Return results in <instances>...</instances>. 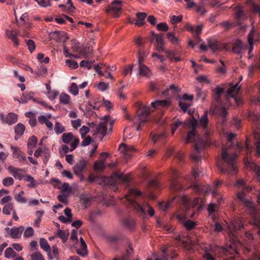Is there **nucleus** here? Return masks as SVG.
Wrapping results in <instances>:
<instances>
[{
    "mask_svg": "<svg viewBox=\"0 0 260 260\" xmlns=\"http://www.w3.org/2000/svg\"><path fill=\"white\" fill-rule=\"evenodd\" d=\"M6 34L9 39H11L15 46H17L19 45V42L17 39V36L19 34V31L18 30H10L7 29L6 31Z\"/></svg>",
    "mask_w": 260,
    "mask_h": 260,
    "instance_id": "18",
    "label": "nucleus"
},
{
    "mask_svg": "<svg viewBox=\"0 0 260 260\" xmlns=\"http://www.w3.org/2000/svg\"><path fill=\"white\" fill-rule=\"evenodd\" d=\"M125 197L129 206L133 208L139 216H145L146 212L150 216H153L154 214V210L149 205L146 204L142 206L134 199L130 198L128 195H126Z\"/></svg>",
    "mask_w": 260,
    "mask_h": 260,
    "instance_id": "4",
    "label": "nucleus"
},
{
    "mask_svg": "<svg viewBox=\"0 0 260 260\" xmlns=\"http://www.w3.org/2000/svg\"><path fill=\"white\" fill-rule=\"evenodd\" d=\"M81 138L83 139L86 134L89 132V128L85 125L82 126L79 129Z\"/></svg>",
    "mask_w": 260,
    "mask_h": 260,
    "instance_id": "59",
    "label": "nucleus"
},
{
    "mask_svg": "<svg viewBox=\"0 0 260 260\" xmlns=\"http://www.w3.org/2000/svg\"><path fill=\"white\" fill-rule=\"evenodd\" d=\"M70 92L74 95H77L79 93V90L77 85L75 83H72L70 88Z\"/></svg>",
    "mask_w": 260,
    "mask_h": 260,
    "instance_id": "57",
    "label": "nucleus"
},
{
    "mask_svg": "<svg viewBox=\"0 0 260 260\" xmlns=\"http://www.w3.org/2000/svg\"><path fill=\"white\" fill-rule=\"evenodd\" d=\"M126 238L124 235L121 233L110 236L108 237V240L112 243H118L125 241Z\"/></svg>",
    "mask_w": 260,
    "mask_h": 260,
    "instance_id": "19",
    "label": "nucleus"
},
{
    "mask_svg": "<svg viewBox=\"0 0 260 260\" xmlns=\"http://www.w3.org/2000/svg\"><path fill=\"white\" fill-rule=\"evenodd\" d=\"M139 74L143 76H148L149 72L150 70L149 68L146 67L145 65L143 64H139Z\"/></svg>",
    "mask_w": 260,
    "mask_h": 260,
    "instance_id": "36",
    "label": "nucleus"
},
{
    "mask_svg": "<svg viewBox=\"0 0 260 260\" xmlns=\"http://www.w3.org/2000/svg\"><path fill=\"white\" fill-rule=\"evenodd\" d=\"M74 138L71 133H64L62 135V141L65 144H69Z\"/></svg>",
    "mask_w": 260,
    "mask_h": 260,
    "instance_id": "39",
    "label": "nucleus"
},
{
    "mask_svg": "<svg viewBox=\"0 0 260 260\" xmlns=\"http://www.w3.org/2000/svg\"><path fill=\"white\" fill-rule=\"evenodd\" d=\"M235 14L236 17L238 20H240V19L244 18L245 15V13L243 10V8L241 6H238L235 8Z\"/></svg>",
    "mask_w": 260,
    "mask_h": 260,
    "instance_id": "34",
    "label": "nucleus"
},
{
    "mask_svg": "<svg viewBox=\"0 0 260 260\" xmlns=\"http://www.w3.org/2000/svg\"><path fill=\"white\" fill-rule=\"evenodd\" d=\"M57 235L61 238L62 242L64 243L68 240L69 234L67 233L64 231L59 230L57 232Z\"/></svg>",
    "mask_w": 260,
    "mask_h": 260,
    "instance_id": "46",
    "label": "nucleus"
},
{
    "mask_svg": "<svg viewBox=\"0 0 260 260\" xmlns=\"http://www.w3.org/2000/svg\"><path fill=\"white\" fill-rule=\"evenodd\" d=\"M67 65L71 69H76L78 67V63L77 61L75 60H72L70 59H67L66 61Z\"/></svg>",
    "mask_w": 260,
    "mask_h": 260,
    "instance_id": "51",
    "label": "nucleus"
},
{
    "mask_svg": "<svg viewBox=\"0 0 260 260\" xmlns=\"http://www.w3.org/2000/svg\"><path fill=\"white\" fill-rule=\"evenodd\" d=\"M54 34H56L57 37H58V40L59 41H65L68 39V37L67 36V34L63 32H60L58 31H55L54 32Z\"/></svg>",
    "mask_w": 260,
    "mask_h": 260,
    "instance_id": "56",
    "label": "nucleus"
},
{
    "mask_svg": "<svg viewBox=\"0 0 260 260\" xmlns=\"http://www.w3.org/2000/svg\"><path fill=\"white\" fill-rule=\"evenodd\" d=\"M154 260H168V255L167 253V250L164 249L162 250L160 256L157 255L154 258Z\"/></svg>",
    "mask_w": 260,
    "mask_h": 260,
    "instance_id": "49",
    "label": "nucleus"
},
{
    "mask_svg": "<svg viewBox=\"0 0 260 260\" xmlns=\"http://www.w3.org/2000/svg\"><path fill=\"white\" fill-rule=\"evenodd\" d=\"M54 131L57 134H59L63 133L65 131V128L58 122H56L54 125Z\"/></svg>",
    "mask_w": 260,
    "mask_h": 260,
    "instance_id": "50",
    "label": "nucleus"
},
{
    "mask_svg": "<svg viewBox=\"0 0 260 260\" xmlns=\"http://www.w3.org/2000/svg\"><path fill=\"white\" fill-rule=\"evenodd\" d=\"M212 115L221 117L224 121L226 120L228 114L226 109L224 107H218L217 105L215 106L213 109L210 111Z\"/></svg>",
    "mask_w": 260,
    "mask_h": 260,
    "instance_id": "11",
    "label": "nucleus"
},
{
    "mask_svg": "<svg viewBox=\"0 0 260 260\" xmlns=\"http://www.w3.org/2000/svg\"><path fill=\"white\" fill-rule=\"evenodd\" d=\"M213 99L216 103L214 105L219 104L220 103V96L222 93L223 92V89L220 87L219 86L216 87L213 90Z\"/></svg>",
    "mask_w": 260,
    "mask_h": 260,
    "instance_id": "22",
    "label": "nucleus"
},
{
    "mask_svg": "<svg viewBox=\"0 0 260 260\" xmlns=\"http://www.w3.org/2000/svg\"><path fill=\"white\" fill-rule=\"evenodd\" d=\"M137 22L136 24L138 26H142L145 24V19L147 16V14L144 12H138L136 14Z\"/></svg>",
    "mask_w": 260,
    "mask_h": 260,
    "instance_id": "30",
    "label": "nucleus"
},
{
    "mask_svg": "<svg viewBox=\"0 0 260 260\" xmlns=\"http://www.w3.org/2000/svg\"><path fill=\"white\" fill-rule=\"evenodd\" d=\"M196 96L198 99H202L203 101L204 100L206 96V92L205 91H202V89L199 87H197L196 89Z\"/></svg>",
    "mask_w": 260,
    "mask_h": 260,
    "instance_id": "45",
    "label": "nucleus"
},
{
    "mask_svg": "<svg viewBox=\"0 0 260 260\" xmlns=\"http://www.w3.org/2000/svg\"><path fill=\"white\" fill-rule=\"evenodd\" d=\"M169 173L172 178L171 179V190L174 191H177L184 189L183 186L177 180V178L179 175L177 171L175 169H171Z\"/></svg>",
    "mask_w": 260,
    "mask_h": 260,
    "instance_id": "5",
    "label": "nucleus"
},
{
    "mask_svg": "<svg viewBox=\"0 0 260 260\" xmlns=\"http://www.w3.org/2000/svg\"><path fill=\"white\" fill-rule=\"evenodd\" d=\"M38 4L41 7L46 8L50 6V0H35Z\"/></svg>",
    "mask_w": 260,
    "mask_h": 260,
    "instance_id": "55",
    "label": "nucleus"
},
{
    "mask_svg": "<svg viewBox=\"0 0 260 260\" xmlns=\"http://www.w3.org/2000/svg\"><path fill=\"white\" fill-rule=\"evenodd\" d=\"M253 137L254 138V145L256 155L260 156V134L255 133L253 134Z\"/></svg>",
    "mask_w": 260,
    "mask_h": 260,
    "instance_id": "28",
    "label": "nucleus"
},
{
    "mask_svg": "<svg viewBox=\"0 0 260 260\" xmlns=\"http://www.w3.org/2000/svg\"><path fill=\"white\" fill-rule=\"evenodd\" d=\"M179 91L178 87L172 84L170 86L169 88L166 89L162 93L166 96H173L178 93Z\"/></svg>",
    "mask_w": 260,
    "mask_h": 260,
    "instance_id": "24",
    "label": "nucleus"
},
{
    "mask_svg": "<svg viewBox=\"0 0 260 260\" xmlns=\"http://www.w3.org/2000/svg\"><path fill=\"white\" fill-rule=\"evenodd\" d=\"M123 224L126 228L133 230L135 227V222L131 217H126L123 219Z\"/></svg>",
    "mask_w": 260,
    "mask_h": 260,
    "instance_id": "29",
    "label": "nucleus"
},
{
    "mask_svg": "<svg viewBox=\"0 0 260 260\" xmlns=\"http://www.w3.org/2000/svg\"><path fill=\"white\" fill-rule=\"evenodd\" d=\"M171 103L169 100H158L152 102L151 105L154 108H156L159 107L167 108L170 106Z\"/></svg>",
    "mask_w": 260,
    "mask_h": 260,
    "instance_id": "25",
    "label": "nucleus"
},
{
    "mask_svg": "<svg viewBox=\"0 0 260 260\" xmlns=\"http://www.w3.org/2000/svg\"><path fill=\"white\" fill-rule=\"evenodd\" d=\"M205 143L206 142H204L203 140L201 144H199L196 143L194 145V150L196 152L192 154L191 158L193 161L197 163H198L201 160V156L199 154V153L202 148L204 146Z\"/></svg>",
    "mask_w": 260,
    "mask_h": 260,
    "instance_id": "14",
    "label": "nucleus"
},
{
    "mask_svg": "<svg viewBox=\"0 0 260 260\" xmlns=\"http://www.w3.org/2000/svg\"><path fill=\"white\" fill-rule=\"evenodd\" d=\"M34 93L32 91H26L23 93L22 96L19 100H18L20 103L26 104L31 99H34Z\"/></svg>",
    "mask_w": 260,
    "mask_h": 260,
    "instance_id": "23",
    "label": "nucleus"
},
{
    "mask_svg": "<svg viewBox=\"0 0 260 260\" xmlns=\"http://www.w3.org/2000/svg\"><path fill=\"white\" fill-rule=\"evenodd\" d=\"M122 9V1L115 0L111 4V7L106 10L107 13H110L115 18L120 16V12Z\"/></svg>",
    "mask_w": 260,
    "mask_h": 260,
    "instance_id": "8",
    "label": "nucleus"
},
{
    "mask_svg": "<svg viewBox=\"0 0 260 260\" xmlns=\"http://www.w3.org/2000/svg\"><path fill=\"white\" fill-rule=\"evenodd\" d=\"M11 149L13 150L12 156L13 157L18 158L20 161L25 162L26 161L25 153L19 147L11 146Z\"/></svg>",
    "mask_w": 260,
    "mask_h": 260,
    "instance_id": "10",
    "label": "nucleus"
},
{
    "mask_svg": "<svg viewBox=\"0 0 260 260\" xmlns=\"http://www.w3.org/2000/svg\"><path fill=\"white\" fill-rule=\"evenodd\" d=\"M87 165V162L84 159L81 160L74 167V171L75 174L80 175L82 174L84 170Z\"/></svg>",
    "mask_w": 260,
    "mask_h": 260,
    "instance_id": "15",
    "label": "nucleus"
},
{
    "mask_svg": "<svg viewBox=\"0 0 260 260\" xmlns=\"http://www.w3.org/2000/svg\"><path fill=\"white\" fill-rule=\"evenodd\" d=\"M38 142L37 138L35 136H32L31 137H30L28 140L27 142V147L29 149H33L36 146V144Z\"/></svg>",
    "mask_w": 260,
    "mask_h": 260,
    "instance_id": "37",
    "label": "nucleus"
},
{
    "mask_svg": "<svg viewBox=\"0 0 260 260\" xmlns=\"http://www.w3.org/2000/svg\"><path fill=\"white\" fill-rule=\"evenodd\" d=\"M167 38L173 44H176L178 42L177 38L173 32H169L167 34Z\"/></svg>",
    "mask_w": 260,
    "mask_h": 260,
    "instance_id": "52",
    "label": "nucleus"
},
{
    "mask_svg": "<svg viewBox=\"0 0 260 260\" xmlns=\"http://www.w3.org/2000/svg\"><path fill=\"white\" fill-rule=\"evenodd\" d=\"M248 118L249 120H252L255 124L257 128L260 129V115L255 114L253 112H249L248 114Z\"/></svg>",
    "mask_w": 260,
    "mask_h": 260,
    "instance_id": "21",
    "label": "nucleus"
},
{
    "mask_svg": "<svg viewBox=\"0 0 260 260\" xmlns=\"http://www.w3.org/2000/svg\"><path fill=\"white\" fill-rule=\"evenodd\" d=\"M229 228L231 234L235 237L238 236V232L243 231L244 229L243 223L239 218L232 220Z\"/></svg>",
    "mask_w": 260,
    "mask_h": 260,
    "instance_id": "7",
    "label": "nucleus"
},
{
    "mask_svg": "<svg viewBox=\"0 0 260 260\" xmlns=\"http://www.w3.org/2000/svg\"><path fill=\"white\" fill-rule=\"evenodd\" d=\"M25 129V126L23 124L19 123L15 127V133L16 135L20 137L23 134Z\"/></svg>",
    "mask_w": 260,
    "mask_h": 260,
    "instance_id": "35",
    "label": "nucleus"
},
{
    "mask_svg": "<svg viewBox=\"0 0 260 260\" xmlns=\"http://www.w3.org/2000/svg\"><path fill=\"white\" fill-rule=\"evenodd\" d=\"M151 111L149 107L144 106L138 112V120H139L140 123L137 125V131L141 130L142 125L147 122L148 116L150 114Z\"/></svg>",
    "mask_w": 260,
    "mask_h": 260,
    "instance_id": "6",
    "label": "nucleus"
},
{
    "mask_svg": "<svg viewBox=\"0 0 260 260\" xmlns=\"http://www.w3.org/2000/svg\"><path fill=\"white\" fill-rule=\"evenodd\" d=\"M70 100V96L64 93H61L59 96L60 103L66 105L68 104Z\"/></svg>",
    "mask_w": 260,
    "mask_h": 260,
    "instance_id": "43",
    "label": "nucleus"
},
{
    "mask_svg": "<svg viewBox=\"0 0 260 260\" xmlns=\"http://www.w3.org/2000/svg\"><path fill=\"white\" fill-rule=\"evenodd\" d=\"M243 48V44L242 42L239 40H237L236 41V42L234 43L232 50L234 53H236L237 54H240L241 53L242 49Z\"/></svg>",
    "mask_w": 260,
    "mask_h": 260,
    "instance_id": "27",
    "label": "nucleus"
},
{
    "mask_svg": "<svg viewBox=\"0 0 260 260\" xmlns=\"http://www.w3.org/2000/svg\"><path fill=\"white\" fill-rule=\"evenodd\" d=\"M13 205L12 203L6 204L3 208V213L6 215H10L11 211H13Z\"/></svg>",
    "mask_w": 260,
    "mask_h": 260,
    "instance_id": "42",
    "label": "nucleus"
},
{
    "mask_svg": "<svg viewBox=\"0 0 260 260\" xmlns=\"http://www.w3.org/2000/svg\"><path fill=\"white\" fill-rule=\"evenodd\" d=\"M177 219L181 222L183 223V225L187 230H191L195 228L196 223L190 220H186L187 218V214L179 213L176 216Z\"/></svg>",
    "mask_w": 260,
    "mask_h": 260,
    "instance_id": "9",
    "label": "nucleus"
},
{
    "mask_svg": "<svg viewBox=\"0 0 260 260\" xmlns=\"http://www.w3.org/2000/svg\"><path fill=\"white\" fill-rule=\"evenodd\" d=\"M117 176L120 180L122 181L123 182L126 184L127 185L129 184V179L128 177L121 174H117Z\"/></svg>",
    "mask_w": 260,
    "mask_h": 260,
    "instance_id": "61",
    "label": "nucleus"
},
{
    "mask_svg": "<svg viewBox=\"0 0 260 260\" xmlns=\"http://www.w3.org/2000/svg\"><path fill=\"white\" fill-rule=\"evenodd\" d=\"M138 62L139 64H143L142 62L145 60L146 58V55L140 49L138 53Z\"/></svg>",
    "mask_w": 260,
    "mask_h": 260,
    "instance_id": "63",
    "label": "nucleus"
},
{
    "mask_svg": "<svg viewBox=\"0 0 260 260\" xmlns=\"http://www.w3.org/2000/svg\"><path fill=\"white\" fill-rule=\"evenodd\" d=\"M208 45L213 52L221 50L223 48L219 42L215 40H209L208 42Z\"/></svg>",
    "mask_w": 260,
    "mask_h": 260,
    "instance_id": "20",
    "label": "nucleus"
},
{
    "mask_svg": "<svg viewBox=\"0 0 260 260\" xmlns=\"http://www.w3.org/2000/svg\"><path fill=\"white\" fill-rule=\"evenodd\" d=\"M40 245L41 248L45 251H48L51 250L50 246L47 241L44 238H41L40 240Z\"/></svg>",
    "mask_w": 260,
    "mask_h": 260,
    "instance_id": "38",
    "label": "nucleus"
},
{
    "mask_svg": "<svg viewBox=\"0 0 260 260\" xmlns=\"http://www.w3.org/2000/svg\"><path fill=\"white\" fill-rule=\"evenodd\" d=\"M26 43L30 52H32L35 49V42L31 40H28L26 41Z\"/></svg>",
    "mask_w": 260,
    "mask_h": 260,
    "instance_id": "62",
    "label": "nucleus"
},
{
    "mask_svg": "<svg viewBox=\"0 0 260 260\" xmlns=\"http://www.w3.org/2000/svg\"><path fill=\"white\" fill-rule=\"evenodd\" d=\"M30 260H45V258L41 252L36 251L30 255Z\"/></svg>",
    "mask_w": 260,
    "mask_h": 260,
    "instance_id": "47",
    "label": "nucleus"
},
{
    "mask_svg": "<svg viewBox=\"0 0 260 260\" xmlns=\"http://www.w3.org/2000/svg\"><path fill=\"white\" fill-rule=\"evenodd\" d=\"M237 253V247L234 243L227 245L226 247L212 245L206 250L203 257L205 260H216L213 255L221 257L222 255H235Z\"/></svg>",
    "mask_w": 260,
    "mask_h": 260,
    "instance_id": "2",
    "label": "nucleus"
},
{
    "mask_svg": "<svg viewBox=\"0 0 260 260\" xmlns=\"http://www.w3.org/2000/svg\"><path fill=\"white\" fill-rule=\"evenodd\" d=\"M208 122V111H206L201 116L200 119V124L204 129L207 130Z\"/></svg>",
    "mask_w": 260,
    "mask_h": 260,
    "instance_id": "31",
    "label": "nucleus"
},
{
    "mask_svg": "<svg viewBox=\"0 0 260 260\" xmlns=\"http://www.w3.org/2000/svg\"><path fill=\"white\" fill-rule=\"evenodd\" d=\"M156 28L158 30L166 31L169 29L167 24L165 22H161L156 25Z\"/></svg>",
    "mask_w": 260,
    "mask_h": 260,
    "instance_id": "60",
    "label": "nucleus"
},
{
    "mask_svg": "<svg viewBox=\"0 0 260 260\" xmlns=\"http://www.w3.org/2000/svg\"><path fill=\"white\" fill-rule=\"evenodd\" d=\"M5 255L7 258L14 257L17 255L16 252L11 247L7 248L5 251Z\"/></svg>",
    "mask_w": 260,
    "mask_h": 260,
    "instance_id": "44",
    "label": "nucleus"
},
{
    "mask_svg": "<svg viewBox=\"0 0 260 260\" xmlns=\"http://www.w3.org/2000/svg\"><path fill=\"white\" fill-rule=\"evenodd\" d=\"M14 181L13 178L11 177H6L3 180V184L5 186H10L13 185Z\"/></svg>",
    "mask_w": 260,
    "mask_h": 260,
    "instance_id": "53",
    "label": "nucleus"
},
{
    "mask_svg": "<svg viewBox=\"0 0 260 260\" xmlns=\"http://www.w3.org/2000/svg\"><path fill=\"white\" fill-rule=\"evenodd\" d=\"M218 25L221 26L224 29V30H228L232 27V24L230 22L226 21L220 23Z\"/></svg>",
    "mask_w": 260,
    "mask_h": 260,
    "instance_id": "64",
    "label": "nucleus"
},
{
    "mask_svg": "<svg viewBox=\"0 0 260 260\" xmlns=\"http://www.w3.org/2000/svg\"><path fill=\"white\" fill-rule=\"evenodd\" d=\"M247 4L250 7L253 13L260 14V6L256 5L253 0H248Z\"/></svg>",
    "mask_w": 260,
    "mask_h": 260,
    "instance_id": "33",
    "label": "nucleus"
},
{
    "mask_svg": "<svg viewBox=\"0 0 260 260\" xmlns=\"http://www.w3.org/2000/svg\"><path fill=\"white\" fill-rule=\"evenodd\" d=\"M93 131L94 132L93 135L100 134L102 135V138H103L107 133V124L103 122H100V123L95 126V129H93Z\"/></svg>",
    "mask_w": 260,
    "mask_h": 260,
    "instance_id": "17",
    "label": "nucleus"
},
{
    "mask_svg": "<svg viewBox=\"0 0 260 260\" xmlns=\"http://www.w3.org/2000/svg\"><path fill=\"white\" fill-rule=\"evenodd\" d=\"M151 137H152V141L154 143H155L157 140L165 138L166 137V133H161L159 134H151Z\"/></svg>",
    "mask_w": 260,
    "mask_h": 260,
    "instance_id": "48",
    "label": "nucleus"
},
{
    "mask_svg": "<svg viewBox=\"0 0 260 260\" xmlns=\"http://www.w3.org/2000/svg\"><path fill=\"white\" fill-rule=\"evenodd\" d=\"M198 125V121L194 118L191 119L187 124H185L182 121L177 120L171 124V133L172 135H173L175 133L176 129L181 125H183L184 126L187 125V126L189 128H191V129L188 131L187 134L185 143H190L195 141L196 138L198 137L196 132V128Z\"/></svg>",
    "mask_w": 260,
    "mask_h": 260,
    "instance_id": "3",
    "label": "nucleus"
},
{
    "mask_svg": "<svg viewBox=\"0 0 260 260\" xmlns=\"http://www.w3.org/2000/svg\"><path fill=\"white\" fill-rule=\"evenodd\" d=\"M8 170L13 174L14 177L18 180H22L24 177V175L21 173L23 172L22 169L15 168L12 166H9Z\"/></svg>",
    "mask_w": 260,
    "mask_h": 260,
    "instance_id": "16",
    "label": "nucleus"
},
{
    "mask_svg": "<svg viewBox=\"0 0 260 260\" xmlns=\"http://www.w3.org/2000/svg\"><path fill=\"white\" fill-rule=\"evenodd\" d=\"M180 198L184 207L187 209L189 207L190 201L186 196H181Z\"/></svg>",
    "mask_w": 260,
    "mask_h": 260,
    "instance_id": "54",
    "label": "nucleus"
},
{
    "mask_svg": "<svg viewBox=\"0 0 260 260\" xmlns=\"http://www.w3.org/2000/svg\"><path fill=\"white\" fill-rule=\"evenodd\" d=\"M24 228L23 226L18 228H13L11 229L10 235L13 238H19L24 231Z\"/></svg>",
    "mask_w": 260,
    "mask_h": 260,
    "instance_id": "26",
    "label": "nucleus"
},
{
    "mask_svg": "<svg viewBox=\"0 0 260 260\" xmlns=\"http://www.w3.org/2000/svg\"><path fill=\"white\" fill-rule=\"evenodd\" d=\"M37 58L41 62H44L45 63H48L50 60L49 57H44V54L41 53L38 54Z\"/></svg>",
    "mask_w": 260,
    "mask_h": 260,
    "instance_id": "58",
    "label": "nucleus"
},
{
    "mask_svg": "<svg viewBox=\"0 0 260 260\" xmlns=\"http://www.w3.org/2000/svg\"><path fill=\"white\" fill-rule=\"evenodd\" d=\"M24 194V192L23 191L19 192L18 194L15 196L14 198L15 200L20 203H26L27 200L25 197H23Z\"/></svg>",
    "mask_w": 260,
    "mask_h": 260,
    "instance_id": "40",
    "label": "nucleus"
},
{
    "mask_svg": "<svg viewBox=\"0 0 260 260\" xmlns=\"http://www.w3.org/2000/svg\"><path fill=\"white\" fill-rule=\"evenodd\" d=\"M1 119L4 122H5L9 125H12L15 123L18 120L17 115L13 113H10L7 114L5 119L3 114H1Z\"/></svg>",
    "mask_w": 260,
    "mask_h": 260,
    "instance_id": "12",
    "label": "nucleus"
},
{
    "mask_svg": "<svg viewBox=\"0 0 260 260\" xmlns=\"http://www.w3.org/2000/svg\"><path fill=\"white\" fill-rule=\"evenodd\" d=\"M202 30V25H198L194 27H190V31L194 33V35H197V38L198 39H200V35Z\"/></svg>",
    "mask_w": 260,
    "mask_h": 260,
    "instance_id": "41",
    "label": "nucleus"
},
{
    "mask_svg": "<svg viewBox=\"0 0 260 260\" xmlns=\"http://www.w3.org/2000/svg\"><path fill=\"white\" fill-rule=\"evenodd\" d=\"M246 166L250 170L254 171L255 174L257 182L260 184V167L256 165L254 162L249 161L246 160L245 161Z\"/></svg>",
    "mask_w": 260,
    "mask_h": 260,
    "instance_id": "13",
    "label": "nucleus"
},
{
    "mask_svg": "<svg viewBox=\"0 0 260 260\" xmlns=\"http://www.w3.org/2000/svg\"><path fill=\"white\" fill-rule=\"evenodd\" d=\"M235 137L234 134H230L228 136V142L226 147H223L221 151V158L216 160V165L220 173H227L233 175L236 172L235 165L237 154H230L228 147L231 146L233 142L232 140Z\"/></svg>",
    "mask_w": 260,
    "mask_h": 260,
    "instance_id": "1",
    "label": "nucleus"
},
{
    "mask_svg": "<svg viewBox=\"0 0 260 260\" xmlns=\"http://www.w3.org/2000/svg\"><path fill=\"white\" fill-rule=\"evenodd\" d=\"M239 89L238 84H236L234 86L230 87L228 90V94L229 96L234 98L237 94Z\"/></svg>",
    "mask_w": 260,
    "mask_h": 260,
    "instance_id": "32",
    "label": "nucleus"
}]
</instances>
